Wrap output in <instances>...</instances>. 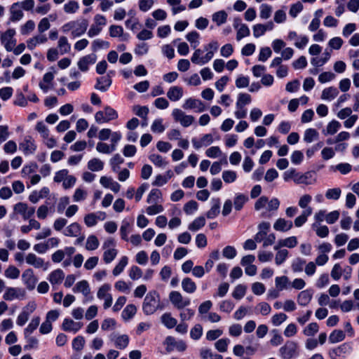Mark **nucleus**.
I'll list each match as a JSON object with an SVG mask.
<instances>
[{
  "instance_id": "f257e3e1",
  "label": "nucleus",
  "mask_w": 359,
  "mask_h": 359,
  "mask_svg": "<svg viewBox=\"0 0 359 359\" xmlns=\"http://www.w3.org/2000/svg\"><path fill=\"white\" fill-rule=\"evenodd\" d=\"M283 179L285 182L292 180L294 183L305 185L313 184L316 182L315 174L311 171L301 173L294 168H290L283 173Z\"/></svg>"
},
{
  "instance_id": "f03ea898",
  "label": "nucleus",
  "mask_w": 359,
  "mask_h": 359,
  "mask_svg": "<svg viewBox=\"0 0 359 359\" xmlns=\"http://www.w3.org/2000/svg\"><path fill=\"white\" fill-rule=\"evenodd\" d=\"M88 22L86 19L81 20L70 21L62 25L61 29L62 32L67 33L72 31L71 35L73 38L79 37L87 30Z\"/></svg>"
},
{
  "instance_id": "7ed1b4c3",
  "label": "nucleus",
  "mask_w": 359,
  "mask_h": 359,
  "mask_svg": "<svg viewBox=\"0 0 359 359\" xmlns=\"http://www.w3.org/2000/svg\"><path fill=\"white\" fill-rule=\"evenodd\" d=\"M160 308V295L155 291H150L147 294L143 305L142 310L146 315L153 314Z\"/></svg>"
},
{
  "instance_id": "20e7f679",
  "label": "nucleus",
  "mask_w": 359,
  "mask_h": 359,
  "mask_svg": "<svg viewBox=\"0 0 359 359\" xmlns=\"http://www.w3.org/2000/svg\"><path fill=\"white\" fill-rule=\"evenodd\" d=\"M103 261L105 264L111 263L117 256L118 250L116 249V241L112 238H109L102 244Z\"/></svg>"
},
{
  "instance_id": "39448f33",
  "label": "nucleus",
  "mask_w": 359,
  "mask_h": 359,
  "mask_svg": "<svg viewBox=\"0 0 359 359\" xmlns=\"http://www.w3.org/2000/svg\"><path fill=\"white\" fill-rule=\"evenodd\" d=\"M353 351L351 344L344 343L337 347L330 348L328 355L331 359H344Z\"/></svg>"
},
{
  "instance_id": "423d86ee",
  "label": "nucleus",
  "mask_w": 359,
  "mask_h": 359,
  "mask_svg": "<svg viewBox=\"0 0 359 359\" xmlns=\"http://www.w3.org/2000/svg\"><path fill=\"white\" fill-rule=\"evenodd\" d=\"M279 353L283 359H291L296 357L298 355L297 344L293 341H287L280 348Z\"/></svg>"
},
{
  "instance_id": "0eeeda50",
  "label": "nucleus",
  "mask_w": 359,
  "mask_h": 359,
  "mask_svg": "<svg viewBox=\"0 0 359 359\" xmlns=\"http://www.w3.org/2000/svg\"><path fill=\"white\" fill-rule=\"evenodd\" d=\"M117 117L116 111L110 107H106L104 111H99L95 114V121L98 123H107Z\"/></svg>"
},
{
  "instance_id": "6e6552de",
  "label": "nucleus",
  "mask_w": 359,
  "mask_h": 359,
  "mask_svg": "<svg viewBox=\"0 0 359 359\" xmlns=\"http://www.w3.org/2000/svg\"><path fill=\"white\" fill-rule=\"evenodd\" d=\"M172 116L175 122L180 123L184 128L190 126L195 121V118L192 115H187L180 109H174Z\"/></svg>"
},
{
  "instance_id": "1a4fd4ad",
  "label": "nucleus",
  "mask_w": 359,
  "mask_h": 359,
  "mask_svg": "<svg viewBox=\"0 0 359 359\" xmlns=\"http://www.w3.org/2000/svg\"><path fill=\"white\" fill-rule=\"evenodd\" d=\"M26 263L35 269H41L43 271L48 270L49 267V263L45 262V260L36 256L34 253H28L25 257Z\"/></svg>"
},
{
  "instance_id": "9d476101",
  "label": "nucleus",
  "mask_w": 359,
  "mask_h": 359,
  "mask_svg": "<svg viewBox=\"0 0 359 359\" xmlns=\"http://www.w3.org/2000/svg\"><path fill=\"white\" fill-rule=\"evenodd\" d=\"M169 299L172 305L177 309H182L190 304V299L184 297L178 291H172L169 294Z\"/></svg>"
},
{
  "instance_id": "9b49d317",
  "label": "nucleus",
  "mask_w": 359,
  "mask_h": 359,
  "mask_svg": "<svg viewBox=\"0 0 359 359\" xmlns=\"http://www.w3.org/2000/svg\"><path fill=\"white\" fill-rule=\"evenodd\" d=\"M36 304L34 302H29L22 309V311L17 318V325L23 326L28 320L29 316L36 310Z\"/></svg>"
},
{
  "instance_id": "f8f14e48",
  "label": "nucleus",
  "mask_w": 359,
  "mask_h": 359,
  "mask_svg": "<svg viewBox=\"0 0 359 359\" xmlns=\"http://www.w3.org/2000/svg\"><path fill=\"white\" fill-rule=\"evenodd\" d=\"M15 34V30L14 29H8L1 36V42L8 52L12 51L16 45V40L14 39Z\"/></svg>"
},
{
  "instance_id": "ddd939ff",
  "label": "nucleus",
  "mask_w": 359,
  "mask_h": 359,
  "mask_svg": "<svg viewBox=\"0 0 359 359\" xmlns=\"http://www.w3.org/2000/svg\"><path fill=\"white\" fill-rule=\"evenodd\" d=\"M26 296L24 289L20 287H9L6 288L3 298L6 301H12L15 299H22Z\"/></svg>"
},
{
  "instance_id": "4468645a",
  "label": "nucleus",
  "mask_w": 359,
  "mask_h": 359,
  "mask_svg": "<svg viewBox=\"0 0 359 359\" xmlns=\"http://www.w3.org/2000/svg\"><path fill=\"white\" fill-rule=\"evenodd\" d=\"M111 289V285L109 284H104L102 285L97 293V298L100 299H104V303L103 304L104 309H107L111 306L112 304V297L108 292Z\"/></svg>"
},
{
  "instance_id": "2eb2a0df",
  "label": "nucleus",
  "mask_w": 359,
  "mask_h": 359,
  "mask_svg": "<svg viewBox=\"0 0 359 359\" xmlns=\"http://www.w3.org/2000/svg\"><path fill=\"white\" fill-rule=\"evenodd\" d=\"M22 280L29 290L34 289L37 283V278L34 276L32 269L25 270L22 274Z\"/></svg>"
},
{
  "instance_id": "dca6fc26",
  "label": "nucleus",
  "mask_w": 359,
  "mask_h": 359,
  "mask_svg": "<svg viewBox=\"0 0 359 359\" xmlns=\"http://www.w3.org/2000/svg\"><path fill=\"white\" fill-rule=\"evenodd\" d=\"M203 51L201 49H196L193 53L191 60L193 63L203 65L208 63L214 56V51H208L205 56L201 57Z\"/></svg>"
},
{
  "instance_id": "f3484780",
  "label": "nucleus",
  "mask_w": 359,
  "mask_h": 359,
  "mask_svg": "<svg viewBox=\"0 0 359 359\" xmlns=\"http://www.w3.org/2000/svg\"><path fill=\"white\" fill-rule=\"evenodd\" d=\"M19 148L25 155H30L35 152L36 145L35 144V141L32 137L27 136L25 137L23 141L20 143Z\"/></svg>"
},
{
  "instance_id": "a211bd4d",
  "label": "nucleus",
  "mask_w": 359,
  "mask_h": 359,
  "mask_svg": "<svg viewBox=\"0 0 359 359\" xmlns=\"http://www.w3.org/2000/svg\"><path fill=\"white\" fill-rule=\"evenodd\" d=\"M182 107L184 109H196L197 112H203L205 110V104L200 100L191 97L184 101Z\"/></svg>"
},
{
  "instance_id": "6ab92c4d",
  "label": "nucleus",
  "mask_w": 359,
  "mask_h": 359,
  "mask_svg": "<svg viewBox=\"0 0 359 359\" xmlns=\"http://www.w3.org/2000/svg\"><path fill=\"white\" fill-rule=\"evenodd\" d=\"M165 341L167 344L166 350L168 352L172 351L174 349L182 352L184 351L187 348V345L182 340L176 341L175 338L168 337L166 338Z\"/></svg>"
},
{
  "instance_id": "aec40b11",
  "label": "nucleus",
  "mask_w": 359,
  "mask_h": 359,
  "mask_svg": "<svg viewBox=\"0 0 359 359\" xmlns=\"http://www.w3.org/2000/svg\"><path fill=\"white\" fill-rule=\"evenodd\" d=\"M97 56L95 54H89L79 59L77 65L82 72H87L88 67L96 62Z\"/></svg>"
},
{
  "instance_id": "412c9836",
  "label": "nucleus",
  "mask_w": 359,
  "mask_h": 359,
  "mask_svg": "<svg viewBox=\"0 0 359 359\" xmlns=\"http://www.w3.org/2000/svg\"><path fill=\"white\" fill-rule=\"evenodd\" d=\"M10 12V18L9 20L11 22H18L20 21L24 16V13L20 7V5L17 2L13 3L9 9Z\"/></svg>"
},
{
  "instance_id": "4be33fe9",
  "label": "nucleus",
  "mask_w": 359,
  "mask_h": 359,
  "mask_svg": "<svg viewBox=\"0 0 359 359\" xmlns=\"http://www.w3.org/2000/svg\"><path fill=\"white\" fill-rule=\"evenodd\" d=\"M191 142L196 149H199L203 147L210 145L213 142V137L211 134H205L199 140L195 137L192 138Z\"/></svg>"
},
{
  "instance_id": "5701e85b",
  "label": "nucleus",
  "mask_w": 359,
  "mask_h": 359,
  "mask_svg": "<svg viewBox=\"0 0 359 359\" xmlns=\"http://www.w3.org/2000/svg\"><path fill=\"white\" fill-rule=\"evenodd\" d=\"M267 210L264 211L261 213V217L262 218H269L271 217L272 214L271 212L276 211L280 206V201L277 198H273L270 201L268 199V203H266Z\"/></svg>"
},
{
  "instance_id": "b1692460",
  "label": "nucleus",
  "mask_w": 359,
  "mask_h": 359,
  "mask_svg": "<svg viewBox=\"0 0 359 359\" xmlns=\"http://www.w3.org/2000/svg\"><path fill=\"white\" fill-rule=\"evenodd\" d=\"M83 326L81 323L74 322L70 318H65L62 323V328L66 332H77Z\"/></svg>"
},
{
  "instance_id": "393cba45",
  "label": "nucleus",
  "mask_w": 359,
  "mask_h": 359,
  "mask_svg": "<svg viewBox=\"0 0 359 359\" xmlns=\"http://www.w3.org/2000/svg\"><path fill=\"white\" fill-rule=\"evenodd\" d=\"M293 226V223L290 220H286L284 218H278L273 224V229L278 231L285 232L290 230Z\"/></svg>"
},
{
  "instance_id": "a878e982",
  "label": "nucleus",
  "mask_w": 359,
  "mask_h": 359,
  "mask_svg": "<svg viewBox=\"0 0 359 359\" xmlns=\"http://www.w3.org/2000/svg\"><path fill=\"white\" fill-rule=\"evenodd\" d=\"M111 76L109 74H108L106 76L97 79V83L95 86V88L102 92H105L111 85Z\"/></svg>"
},
{
  "instance_id": "bb28decb",
  "label": "nucleus",
  "mask_w": 359,
  "mask_h": 359,
  "mask_svg": "<svg viewBox=\"0 0 359 359\" xmlns=\"http://www.w3.org/2000/svg\"><path fill=\"white\" fill-rule=\"evenodd\" d=\"M111 339L114 342L116 347L119 349L126 348L129 344V337L127 334H111Z\"/></svg>"
},
{
  "instance_id": "cd10ccee",
  "label": "nucleus",
  "mask_w": 359,
  "mask_h": 359,
  "mask_svg": "<svg viewBox=\"0 0 359 359\" xmlns=\"http://www.w3.org/2000/svg\"><path fill=\"white\" fill-rule=\"evenodd\" d=\"M183 89L180 86H174L170 87L167 92V97L172 102L180 100L183 96Z\"/></svg>"
},
{
  "instance_id": "c85d7f7f",
  "label": "nucleus",
  "mask_w": 359,
  "mask_h": 359,
  "mask_svg": "<svg viewBox=\"0 0 359 359\" xmlns=\"http://www.w3.org/2000/svg\"><path fill=\"white\" fill-rule=\"evenodd\" d=\"M65 278V273L60 269L53 271L48 276V280L52 285H60Z\"/></svg>"
},
{
  "instance_id": "c756f323",
  "label": "nucleus",
  "mask_w": 359,
  "mask_h": 359,
  "mask_svg": "<svg viewBox=\"0 0 359 359\" xmlns=\"http://www.w3.org/2000/svg\"><path fill=\"white\" fill-rule=\"evenodd\" d=\"M312 290H305L299 292L297 296V302L299 305L305 306L309 304L313 297Z\"/></svg>"
},
{
  "instance_id": "7c9ffc66",
  "label": "nucleus",
  "mask_w": 359,
  "mask_h": 359,
  "mask_svg": "<svg viewBox=\"0 0 359 359\" xmlns=\"http://www.w3.org/2000/svg\"><path fill=\"white\" fill-rule=\"evenodd\" d=\"M81 227L77 222H74L66 227L63 233L66 236L76 237L81 233Z\"/></svg>"
},
{
  "instance_id": "2f4dec72",
  "label": "nucleus",
  "mask_w": 359,
  "mask_h": 359,
  "mask_svg": "<svg viewBox=\"0 0 359 359\" xmlns=\"http://www.w3.org/2000/svg\"><path fill=\"white\" fill-rule=\"evenodd\" d=\"M212 207L207 212L206 216L208 219H214L216 217L219 212H220V200L219 198H212Z\"/></svg>"
},
{
  "instance_id": "473e14b6",
  "label": "nucleus",
  "mask_w": 359,
  "mask_h": 359,
  "mask_svg": "<svg viewBox=\"0 0 359 359\" xmlns=\"http://www.w3.org/2000/svg\"><path fill=\"white\" fill-rule=\"evenodd\" d=\"M227 18L228 14L224 10L215 12L212 15V20L217 26H221L222 25L226 23L227 21Z\"/></svg>"
},
{
  "instance_id": "72a5a7b5",
  "label": "nucleus",
  "mask_w": 359,
  "mask_h": 359,
  "mask_svg": "<svg viewBox=\"0 0 359 359\" xmlns=\"http://www.w3.org/2000/svg\"><path fill=\"white\" fill-rule=\"evenodd\" d=\"M312 208H307L306 210H303L302 214L296 217L294 221L295 226L300 227L305 224L308 217L312 214Z\"/></svg>"
},
{
  "instance_id": "f704fd0d",
  "label": "nucleus",
  "mask_w": 359,
  "mask_h": 359,
  "mask_svg": "<svg viewBox=\"0 0 359 359\" xmlns=\"http://www.w3.org/2000/svg\"><path fill=\"white\" fill-rule=\"evenodd\" d=\"M182 287L185 292L189 294L195 292L197 289L195 282L189 277L184 278L182 280Z\"/></svg>"
},
{
  "instance_id": "c9c22d12",
  "label": "nucleus",
  "mask_w": 359,
  "mask_h": 359,
  "mask_svg": "<svg viewBox=\"0 0 359 359\" xmlns=\"http://www.w3.org/2000/svg\"><path fill=\"white\" fill-rule=\"evenodd\" d=\"M48 39L45 35H36L27 41V48L32 50L38 44L44 43Z\"/></svg>"
},
{
  "instance_id": "e433bc0d",
  "label": "nucleus",
  "mask_w": 359,
  "mask_h": 359,
  "mask_svg": "<svg viewBox=\"0 0 359 359\" xmlns=\"http://www.w3.org/2000/svg\"><path fill=\"white\" fill-rule=\"evenodd\" d=\"M339 94V90L337 88L331 86L325 88L321 95V99L324 100L331 101L334 100Z\"/></svg>"
},
{
  "instance_id": "4c0bfd02",
  "label": "nucleus",
  "mask_w": 359,
  "mask_h": 359,
  "mask_svg": "<svg viewBox=\"0 0 359 359\" xmlns=\"http://www.w3.org/2000/svg\"><path fill=\"white\" fill-rule=\"evenodd\" d=\"M73 292H81L85 297H87L90 292L88 283L84 280L78 282L75 287L73 288Z\"/></svg>"
},
{
  "instance_id": "58836bf2",
  "label": "nucleus",
  "mask_w": 359,
  "mask_h": 359,
  "mask_svg": "<svg viewBox=\"0 0 359 359\" xmlns=\"http://www.w3.org/2000/svg\"><path fill=\"white\" fill-rule=\"evenodd\" d=\"M345 333L341 330H334L329 336V341L331 344H336L342 341L345 339Z\"/></svg>"
},
{
  "instance_id": "ea45409f",
  "label": "nucleus",
  "mask_w": 359,
  "mask_h": 359,
  "mask_svg": "<svg viewBox=\"0 0 359 359\" xmlns=\"http://www.w3.org/2000/svg\"><path fill=\"white\" fill-rule=\"evenodd\" d=\"M41 321V318L39 316H34L27 325V327L24 330V335L28 336L31 335V334L38 327Z\"/></svg>"
},
{
  "instance_id": "a19ab883",
  "label": "nucleus",
  "mask_w": 359,
  "mask_h": 359,
  "mask_svg": "<svg viewBox=\"0 0 359 359\" xmlns=\"http://www.w3.org/2000/svg\"><path fill=\"white\" fill-rule=\"evenodd\" d=\"M251 101L252 97L249 94L241 93L238 95L236 108H243L245 105L249 104Z\"/></svg>"
},
{
  "instance_id": "79ce46f5",
  "label": "nucleus",
  "mask_w": 359,
  "mask_h": 359,
  "mask_svg": "<svg viewBox=\"0 0 359 359\" xmlns=\"http://www.w3.org/2000/svg\"><path fill=\"white\" fill-rule=\"evenodd\" d=\"M205 224V219L201 216L196 218L191 223L189 224L188 229L191 231H197L203 227Z\"/></svg>"
},
{
  "instance_id": "37998d69",
  "label": "nucleus",
  "mask_w": 359,
  "mask_h": 359,
  "mask_svg": "<svg viewBox=\"0 0 359 359\" xmlns=\"http://www.w3.org/2000/svg\"><path fill=\"white\" fill-rule=\"evenodd\" d=\"M57 47L61 55L67 53L71 50V45L69 43L66 36L60 37L57 43Z\"/></svg>"
},
{
  "instance_id": "c03bdc74",
  "label": "nucleus",
  "mask_w": 359,
  "mask_h": 359,
  "mask_svg": "<svg viewBox=\"0 0 359 359\" xmlns=\"http://www.w3.org/2000/svg\"><path fill=\"white\" fill-rule=\"evenodd\" d=\"M104 168V163L97 158H93L88 162V168L93 171H100Z\"/></svg>"
},
{
  "instance_id": "a18cd8bd",
  "label": "nucleus",
  "mask_w": 359,
  "mask_h": 359,
  "mask_svg": "<svg viewBox=\"0 0 359 359\" xmlns=\"http://www.w3.org/2000/svg\"><path fill=\"white\" fill-rule=\"evenodd\" d=\"M319 137L318 132L313 128H309L305 130L304 135V140L306 143H311Z\"/></svg>"
},
{
  "instance_id": "49530a36",
  "label": "nucleus",
  "mask_w": 359,
  "mask_h": 359,
  "mask_svg": "<svg viewBox=\"0 0 359 359\" xmlns=\"http://www.w3.org/2000/svg\"><path fill=\"white\" fill-rule=\"evenodd\" d=\"M128 262V258L126 256H123L118 263L116 265L112 271V273L114 276H118L124 270Z\"/></svg>"
},
{
  "instance_id": "de8ad7c7",
  "label": "nucleus",
  "mask_w": 359,
  "mask_h": 359,
  "mask_svg": "<svg viewBox=\"0 0 359 359\" xmlns=\"http://www.w3.org/2000/svg\"><path fill=\"white\" fill-rule=\"evenodd\" d=\"M248 201V197L242 194H238L236 195L233 201V205L236 210H241L244 204Z\"/></svg>"
},
{
  "instance_id": "09e8293b",
  "label": "nucleus",
  "mask_w": 359,
  "mask_h": 359,
  "mask_svg": "<svg viewBox=\"0 0 359 359\" xmlns=\"http://www.w3.org/2000/svg\"><path fill=\"white\" fill-rule=\"evenodd\" d=\"M100 242L97 236L90 235L88 237L86 243V249L87 250H95L98 248Z\"/></svg>"
},
{
  "instance_id": "8fccbe9b",
  "label": "nucleus",
  "mask_w": 359,
  "mask_h": 359,
  "mask_svg": "<svg viewBox=\"0 0 359 359\" xmlns=\"http://www.w3.org/2000/svg\"><path fill=\"white\" fill-rule=\"evenodd\" d=\"M340 128L341 123L338 121L332 120L327 124L326 130L324 132V134L334 135L339 130Z\"/></svg>"
},
{
  "instance_id": "3c124183",
  "label": "nucleus",
  "mask_w": 359,
  "mask_h": 359,
  "mask_svg": "<svg viewBox=\"0 0 359 359\" xmlns=\"http://www.w3.org/2000/svg\"><path fill=\"white\" fill-rule=\"evenodd\" d=\"M341 194V190L340 188H339V187L332 188V189H329L326 191L325 197L327 199H329V200L337 201L340 198Z\"/></svg>"
},
{
  "instance_id": "603ef678",
  "label": "nucleus",
  "mask_w": 359,
  "mask_h": 359,
  "mask_svg": "<svg viewBox=\"0 0 359 359\" xmlns=\"http://www.w3.org/2000/svg\"><path fill=\"white\" fill-rule=\"evenodd\" d=\"M133 111L137 116L144 118L145 121L147 119L149 114V108L147 107L135 105L133 107Z\"/></svg>"
},
{
  "instance_id": "864d4df0",
  "label": "nucleus",
  "mask_w": 359,
  "mask_h": 359,
  "mask_svg": "<svg viewBox=\"0 0 359 359\" xmlns=\"http://www.w3.org/2000/svg\"><path fill=\"white\" fill-rule=\"evenodd\" d=\"M229 343L228 338L220 339L215 343V347L219 352L224 353L227 351Z\"/></svg>"
},
{
  "instance_id": "5fc2aeb1",
  "label": "nucleus",
  "mask_w": 359,
  "mask_h": 359,
  "mask_svg": "<svg viewBox=\"0 0 359 359\" xmlns=\"http://www.w3.org/2000/svg\"><path fill=\"white\" fill-rule=\"evenodd\" d=\"M162 323L166 326L168 328H173L177 325V320L171 316L170 313H164L161 316Z\"/></svg>"
},
{
  "instance_id": "6e6d98bb",
  "label": "nucleus",
  "mask_w": 359,
  "mask_h": 359,
  "mask_svg": "<svg viewBox=\"0 0 359 359\" xmlns=\"http://www.w3.org/2000/svg\"><path fill=\"white\" fill-rule=\"evenodd\" d=\"M137 312V308L134 304H128L122 312V317L125 320L131 318Z\"/></svg>"
},
{
  "instance_id": "4d7b16f0",
  "label": "nucleus",
  "mask_w": 359,
  "mask_h": 359,
  "mask_svg": "<svg viewBox=\"0 0 359 359\" xmlns=\"http://www.w3.org/2000/svg\"><path fill=\"white\" fill-rule=\"evenodd\" d=\"M162 196L161 191L159 189H152L149 194L148 195L147 202L148 203H156Z\"/></svg>"
},
{
  "instance_id": "13d9d810",
  "label": "nucleus",
  "mask_w": 359,
  "mask_h": 359,
  "mask_svg": "<svg viewBox=\"0 0 359 359\" xmlns=\"http://www.w3.org/2000/svg\"><path fill=\"white\" fill-rule=\"evenodd\" d=\"M20 273V270L15 266H9L5 271L4 275L8 278L16 279Z\"/></svg>"
},
{
  "instance_id": "bf43d9fd",
  "label": "nucleus",
  "mask_w": 359,
  "mask_h": 359,
  "mask_svg": "<svg viewBox=\"0 0 359 359\" xmlns=\"http://www.w3.org/2000/svg\"><path fill=\"white\" fill-rule=\"evenodd\" d=\"M203 334V327L200 324L195 325L190 331V337L194 340H198Z\"/></svg>"
},
{
  "instance_id": "052dcab7",
  "label": "nucleus",
  "mask_w": 359,
  "mask_h": 359,
  "mask_svg": "<svg viewBox=\"0 0 359 359\" xmlns=\"http://www.w3.org/2000/svg\"><path fill=\"white\" fill-rule=\"evenodd\" d=\"M313 229L316 230V233L320 238H325L329 234V229L327 226H318L316 223L312 225Z\"/></svg>"
},
{
  "instance_id": "680f3d73",
  "label": "nucleus",
  "mask_w": 359,
  "mask_h": 359,
  "mask_svg": "<svg viewBox=\"0 0 359 359\" xmlns=\"http://www.w3.org/2000/svg\"><path fill=\"white\" fill-rule=\"evenodd\" d=\"M96 150L102 154H111L114 151V145H109L106 143L98 142L96 146Z\"/></svg>"
},
{
  "instance_id": "e2e57ef3",
  "label": "nucleus",
  "mask_w": 359,
  "mask_h": 359,
  "mask_svg": "<svg viewBox=\"0 0 359 359\" xmlns=\"http://www.w3.org/2000/svg\"><path fill=\"white\" fill-rule=\"evenodd\" d=\"M289 255V252L286 249H283L282 250H278L276 254L275 257V262L277 265L282 264L287 258Z\"/></svg>"
},
{
  "instance_id": "0e129e2a",
  "label": "nucleus",
  "mask_w": 359,
  "mask_h": 359,
  "mask_svg": "<svg viewBox=\"0 0 359 359\" xmlns=\"http://www.w3.org/2000/svg\"><path fill=\"white\" fill-rule=\"evenodd\" d=\"M275 283L278 290H283L287 288L289 283V278L285 276L276 277L275 279Z\"/></svg>"
},
{
  "instance_id": "69168bd1",
  "label": "nucleus",
  "mask_w": 359,
  "mask_h": 359,
  "mask_svg": "<svg viewBox=\"0 0 359 359\" xmlns=\"http://www.w3.org/2000/svg\"><path fill=\"white\" fill-rule=\"evenodd\" d=\"M86 341L83 337L77 336L72 341V348L76 351H81L85 345Z\"/></svg>"
},
{
  "instance_id": "338daca9",
  "label": "nucleus",
  "mask_w": 359,
  "mask_h": 359,
  "mask_svg": "<svg viewBox=\"0 0 359 359\" xmlns=\"http://www.w3.org/2000/svg\"><path fill=\"white\" fill-rule=\"evenodd\" d=\"M79 8V5L76 1H69L64 5V11L67 13H74Z\"/></svg>"
},
{
  "instance_id": "774afa93",
  "label": "nucleus",
  "mask_w": 359,
  "mask_h": 359,
  "mask_svg": "<svg viewBox=\"0 0 359 359\" xmlns=\"http://www.w3.org/2000/svg\"><path fill=\"white\" fill-rule=\"evenodd\" d=\"M318 325L316 323L309 324L303 330V333L308 337L313 336L318 332Z\"/></svg>"
}]
</instances>
